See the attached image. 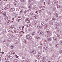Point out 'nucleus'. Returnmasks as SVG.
<instances>
[{
  "mask_svg": "<svg viewBox=\"0 0 62 62\" xmlns=\"http://www.w3.org/2000/svg\"><path fill=\"white\" fill-rule=\"evenodd\" d=\"M26 38L28 39H31V37L29 36V34H28L26 35Z\"/></svg>",
  "mask_w": 62,
  "mask_h": 62,
  "instance_id": "1",
  "label": "nucleus"
},
{
  "mask_svg": "<svg viewBox=\"0 0 62 62\" xmlns=\"http://www.w3.org/2000/svg\"><path fill=\"white\" fill-rule=\"evenodd\" d=\"M25 21L27 23H30L29 19L28 18H27V19H26Z\"/></svg>",
  "mask_w": 62,
  "mask_h": 62,
  "instance_id": "2",
  "label": "nucleus"
},
{
  "mask_svg": "<svg viewBox=\"0 0 62 62\" xmlns=\"http://www.w3.org/2000/svg\"><path fill=\"white\" fill-rule=\"evenodd\" d=\"M35 38L36 39H39L40 38L39 37V36L37 35H35Z\"/></svg>",
  "mask_w": 62,
  "mask_h": 62,
  "instance_id": "3",
  "label": "nucleus"
},
{
  "mask_svg": "<svg viewBox=\"0 0 62 62\" xmlns=\"http://www.w3.org/2000/svg\"><path fill=\"white\" fill-rule=\"evenodd\" d=\"M46 32L48 34L51 32L50 30L49 29L47 30V31H46Z\"/></svg>",
  "mask_w": 62,
  "mask_h": 62,
  "instance_id": "4",
  "label": "nucleus"
},
{
  "mask_svg": "<svg viewBox=\"0 0 62 62\" xmlns=\"http://www.w3.org/2000/svg\"><path fill=\"white\" fill-rule=\"evenodd\" d=\"M40 57H41V56H40L39 55L37 57V58H38V59L40 58Z\"/></svg>",
  "mask_w": 62,
  "mask_h": 62,
  "instance_id": "5",
  "label": "nucleus"
},
{
  "mask_svg": "<svg viewBox=\"0 0 62 62\" xmlns=\"http://www.w3.org/2000/svg\"><path fill=\"white\" fill-rule=\"evenodd\" d=\"M54 15H55V16H56L57 17H58V15L57 14V13H54Z\"/></svg>",
  "mask_w": 62,
  "mask_h": 62,
  "instance_id": "6",
  "label": "nucleus"
},
{
  "mask_svg": "<svg viewBox=\"0 0 62 62\" xmlns=\"http://www.w3.org/2000/svg\"><path fill=\"white\" fill-rule=\"evenodd\" d=\"M45 37L46 38H49L50 37V36H49V34H47V35H46L45 36Z\"/></svg>",
  "mask_w": 62,
  "mask_h": 62,
  "instance_id": "7",
  "label": "nucleus"
},
{
  "mask_svg": "<svg viewBox=\"0 0 62 62\" xmlns=\"http://www.w3.org/2000/svg\"><path fill=\"white\" fill-rule=\"evenodd\" d=\"M27 27H32V25L31 24L28 25H27Z\"/></svg>",
  "mask_w": 62,
  "mask_h": 62,
  "instance_id": "8",
  "label": "nucleus"
},
{
  "mask_svg": "<svg viewBox=\"0 0 62 62\" xmlns=\"http://www.w3.org/2000/svg\"><path fill=\"white\" fill-rule=\"evenodd\" d=\"M56 4H57H57H59V3H60V2L59 1V0H58L57 1V2H56Z\"/></svg>",
  "mask_w": 62,
  "mask_h": 62,
  "instance_id": "9",
  "label": "nucleus"
},
{
  "mask_svg": "<svg viewBox=\"0 0 62 62\" xmlns=\"http://www.w3.org/2000/svg\"><path fill=\"white\" fill-rule=\"evenodd\" d=\"M52 23L51 21H50L49 22V24L51 25H53L54 24L53 23Z\"/></svg>",
  "mask_w": 62,
  "mask_h": 62,
  "instance_id": "10",
  "label": "nucleus"
},
{
  "mask_svg": "<svg viewBox=\"0 0 62 62\" xmlns=\"http://www.w3.org/2000/svg\"><path fill=\"white\" fill-rule=\"evenodd\" d=\"M10 47L11 49H13L14 48V46L12 45Z\"/></svg>",
  "mask_w": 62,
  "mask_h": 62,
  "instance_id": "11",
  "label": "nucleus"
},
{
  "mask_svg": "<svg viewBox=\"0 0 62 62\" xmlns=\"http://www.w3.org/2000/svg\"><path fill=\"white\" fill-rule=\"evenodd\" d=\"M9 29H13V27L11 26H9Z\"/></svg>",
  "mask_w": 62,
  "mask_h": 62,
  "instance_id": "12",
  "label": "nucleus"
},
{
  "mask_svg": "<svg viewBox=\"0 0 62 62\" xmlns=\"http://www.w3.org/2000/svg\"><path fill=\"white\" fill-rule=\"evenodd\" d=\"M53 39H54V40H55V41H56V40H57V39L56 38V37H54Z\"/></svg>",
  "mask_w": 62,
  "mask_h": 62,
  "instance_id": "13",
  "label": "nucleus"
},
{
  "mask_svg": "<svg viewBox=\"0 0 62 62\" xmlns=\"http://www.w3.org/2000/svg\"><path fill=\"white\" fill-rule=\"evenodd\" d=\"M55 46L56 47V49H57V48H58V45H56Z\"/></svg>",
  "mask_w": 62,
  "mask_h": 62,
  "instance_id": "14",
  "label": "nucleus"
},
{
  "mask_svg": "<svg viewBox=\"0 0 62 62\" xmlns=\"http://www.w3.org/2000/svg\"><path fill=\"white\" fill-rule=\"evenodd\" d=\"M39 34L40 35H43V33L41 32H40Z\"/></svg>",
  "mask_w": 62,
  "mask_h": 62,
  "instance_id": "15",
  "label": "nucleus"
},
{
  "mask_svg": "<svg viewBox=\"0 0 62 62\" xmlns=\"http://www.w3.org/2000/svg\"><path fill=\"white\" fill-rule=\"evenodd\" d=\"M47 40H48V41H51V40H52V39H51V38H48L47 39Z\"/></svg>",
  "mask_w": 62,
  "mask_h": 62,
  "instance_id": "16",
  "label": "nucleus"
},
{
  "mask_svg": "<svg viewBox=\"0 0 62 62\" xmlns=\"http://www.w3.org/2000/svg\"><path fill=\"white\" fill-rule=\"evenodd\" d=\"M34 18H36V19L38 18V15H36V16H35V17Z\"/></svg>",
  "mask_w": 62,
  "mask_h": 62,
  "instance_id": "17",
  "label": "nucleus"
},
{
  "mask_svg": "<svg viewBox=\"0 0 62 62\" xmlns=\"http://www.w3.org/2000/svg\"><path fill=\"white\" fill-rule=\"evenodd\" d=\"M61 8V6L60 5H59L57 6V8Z\"/></svg>",
  "mask_w": 62,
  "mask_h": 62,
  "instance_id": "18",
  "label": "nucleus"
},
{
  "mask_svg": "<svg viewBox=\"0 0 62 62\" xmlns=\"http://www.w3.org/2000/svg\"><path fill=\"white\" fill-rule=\"evenodd\" d=\"M38 11L39 12V13H40L41 12H42V11L40 10H38Z\"/></svg>",
  "mask_w": 62,
  "mask_h": 62,
  "instance_id": "19",
  "label": "nucleus"
},
{
  "mask_svg": "<svg viewBox=\"0 0 62 62\" xmlns=\"http://www.w3.org/2000/svg\"><path fill=\"white\" fill-rule=\"evenodd\" d=\"M47 46H46V47H44V49L45 50H47Z\"/></svg>",
  "mask_w": 62,
  "mask_h": 62,
  "instance_id": "20",
  "label": "nucleus"
},
{
  "mask_svg": "<svg viewBox=\"0 0 62 62\" xmlns=\"http://www.w3.org/2000/svg\"><path fill=\"white\" fill-rule=\"evenodd\" d=\"M48 34L49 36H52V34H51V32L48 33Z\"/></svg>",
  "mask_w": 62,
  "mask_h": 62,
  "instance_id": "21",
  "label": "nucleus"
},
{
  "mask_svg": "<svg viewBox=\"0 0 62 62\" xmlns=\"http://www.w3.org/2000/svg\"><path fill=\"white\" fill-rule=\"evenodd\" d=\"M17 19H18V20H21L22 19V18L21 17H18L17 18Z\"/></svg>",
  "mask_w": 62,
  "mask_h": 62,
  "instance_id": "22",
  "label": "nucleus"
},
{
  "mask_svg": "<svg viewBox=\"0 0 62 62\" xmlns=\"http://www.w3.org/2000/svg\"><path fill=\"white\" fill-rule=\"evenodd\" d=\"M21 28L20 27H18L17 28V30H19V31H20V30H21Z\"/></svg>",
  "mask_w": 62,
  "mask_h": 62,
  "instance_id": "23",
  "label": "nucleus"
},
{
  "mask_svg": "<svg viewBox=\"0 0 62 62\" xmlns=\"http://www.w3.org/2000/svg\"><path fill=\"white\" fill-rule=\"evenodd\" d=\"M33 54H34L36 53V51L35 50H33L32 51Z\"/></svg>",
  "mask_w": 62,
  "mask_h": 62,
  "instance_id": "24",
  "label": "nucleus"
},
{
  "mask_svg": "<svg viewBox=\"0 0 62 62\" xmlns=\"http://www.w3.org/2000/svg\"><path fill=\"white\" fill-rule=\"evenodd\" d=\"M41 25H43V26H44V25H45V24L43 23H41Z\"/></svg>",
  "mask_w": 62,
  "mask_h": 62,
  "instance_id": "25",
  "label": "nucleus"
},
{
  "mask_svg": "<svg viewBox=\"0 0 62 62\" xmlns=\"http://www.w3.org/2000/svg\"><path fill=\"white\" fill-rule=\"evenodd\" d=\"M7 22L8 23H11V21H10V20H8L7 21Z\"/></svg>",
  "mask_w": 62,
  "mask_h": 62,
  "instance_id": "26",
  "label": "nucleus"
},
{
  "mask_svg": "<svg viewBox=\"0 0 62 62\" xmlns=\"http://www.w3.org/2000/svg\"><path fill=\"white\" fill-rule=\"evenodd\" d=\"M56 26H59V24L58 23H56Z\"/></svg>",
  "mask_w": 62,
  "mask_h": 62,
  "instance_id": "27",
  "label": "nucleus"
},
{
  "mask_svg": "<svg viewBox=\"0 0 62 62\" xmlns=\"http://www.w3.org/2000/svg\"><path fill=\"white\" fill-rule=\"evenodd\" d=\"M55 29H57V30H58V27H56L55 28Z\"/></svg>",
  "mask_w": 62,
  "mask_h": 62,
  "instance_id": "28",
  "label": "nucleus"
},
{
  "mask_svg": "<svg viewBox=\"0 0 62 62\" xmlns=\"http://www.w3.org/2000/svg\"><path fill=\"white\" fill-rule=\"evenodd\" d=\"M48 62H51V60L50 59H48L47 61Z\"/></svg>",
  "mask_w": 62,
  "mask_h": 62,
  "instance_id": "29",
  "label": "nucleus"
},
{
  "mask_svg": "<svg viewBox=\"0 0 62 62\" xmlns=\"http://www.w3.org/2000/svg\"><path fill=\"white\" fill-rule=\"evenodd\" d=\"M5 60H8V58L7 57H5Z\"/></svg>",
  "mask_w": 62,
  "mask_h": 62,
  "instance_id": "30",
  "label": "nucleus"
},
{
  "mask_svg": "<svg viewBox=\"0 0 62 62\" xmlns=\"http://www.w3.org/2000/svg\"><path fill=\"white\" fill-rule=\"evenodd\" d=\"M44 43L45 44L46 43H47V41L46 40H45L44 42Z\"/></svg>",
  "mask_w": 62,
  "mask_h": 62,
  "instance_id": "31",
  "label": "nucleus"
},
{
  "mask_svg": "<svg viewBox=\"0 0 62 62\" xmlns=\"http://www.w3.org/2000/svg\"><path fill=\"white\" fill-rule=\"evenodd\" d=\"M14 61L15 62H17V61H18V60L17 59H15V60H14Z\"/></svg>",
  "mask_w": 62,
  "mask_h": 62,
  "instance_id": "32",
  "label": "nucleus"
},
{
  "mask_svg": "<svg viewBox=\"0 0 62 62\" xmlns=\"http://www.w3.org/2000/svg\"><path fill=\"white\" fill-rule=\"evenodd\" d=\"M44 29H46L47 28V27L46 26H44Z\"/></svg>",
  "mask_w": 62,
  "mask_h": 62,
  "instance_id": "33",
  "label": "nucleus"
},
{
  "mask_svg": "<svg viewBox=\"0 0 62 62\" xmlns=\"http://www.w3.org/2000/svg\"><path fill=\"white\" fill-rule=\"evenodd\" d=\"M15 10V9L14 10H10V12H12L13 11H14Z\"/></svg>",
  "mask_w": 62,
  "mask_h": 62,
  "instance_id": "34",
  "label": "nucleus"
},
{
  "mask_svg": "<svg viewBox=\"0 0 62 62\" xmlns=\"http://www.w3.org/2000/svg\"><path fill=\"white\" fill-rule=\"evenodd\" d=\"M41 62H45V60H41Z\"/></svg>",
  "mask_w": 62,
  "mask_h": 62,
  "instance_id": "35",
  "label": "nucleus"
},
{
  "mask_svg": "<svg viewBox=\"0 0 62 62\" xmlns=\"http://www.w3.org/2000/svg\"><path fill=\"white\" fill-rule=\"evenodd\" d=\"M0 12H1V13H0V14H3V11H2V10H1L0 11Z\"/></svg>",
  "mask_w": 62,
  "mask_h": 62,
  "instance_id": "36",
  "label": "nucleus"
},
{
  "mask_svg": "<svg viewBox=\"0 0 62 62\" xmlns=\"http://www.w3.org/2000/svg\"><path fill=\"white\" fill-rule=\"evenodd\" d=\"M53 9L54 11L55 10H56V8H55L54 7L53 8Z\"/></svg>",
  "mask_w": 62,
  "mask_h": 62,
  "instance_id": "37",
  "label": "nucleus"
},
{
  "mask_svg": "<svg viewBox=\"0 0 62 62\" xmlns=\"http://www.w3.org/2000/svg\"><path fill=\"white\" fill-rule=\"evenodd\" d=\"M52 4H53V5H55V2H54V1L53 2Z\"/></svg>",
  "mask_w": 62,
  "mask_h": 62,
  "instance_id": "38",
  "label": "nucleus"
},
{
  "mask_svg": "<svg viewBox=\"0 0 62 62\" xmlns=\"http://www.w3.org/2000/svg\"><path fill=\"white\" fill-rule=\"evenodd\" d=\"M16 39V41H19V40L18 39Z\"/></svg>",
  "mask_w": 62,
  "mask_h": 62,
  "instance_id": "39",
  "label": "nucleus"
},
{
  "mask_svg": "<svg viewBox=\"0 0 62 62\" xmlns=\"http://www.w3.org/2000/svg\"><path fill=\"white\" fill-rule=\"evenodd\" d=\"M24 42L25 43V44L27 43V41H26L25 40L24 41Z\"/></svg>",
  "mask_w": 62,
  "mask_h": 62,
  "instance_id": "40",
  "label": "nucleus"
},
{
  "mask_svg": "<svg viewBox=\"0 0 62 62\" xmlns=\"http://www.w3.org/2000/svg\"><path fill=\"white\" fill-rule=\"evenodd\" d=\"M30 15H31V16H33V13H31L30 14Z\"/></svg>",
  "mask_w": 62,
  "mask_h": 62,
  "instance_id": "41",
  "label": "nucleus"
},
{
  "mask_svg": "<svg viewBox=\"0 0 62 62\" xmlns=\"http://www.w3.org/2000/svg\"><path fill=\"white\" fill-rule=\"evenodd\" d=\"M5 9H6V10H8V8H6Z\"/></svg>",
  "mask_w": 62,
  "mask_h": 62,
  "instance_id": "42",
  "label": "nucleus"
},
{
  "mask_svg": "<svg viewBox=\"0 0 62 62\" xmlns=\"http://www.w3.org/2000/svg\"><path fill=\"white\" fill-rule=\"evenodd\" d=\"M20 1L21 2H24V1L23 0H20Z\"/></svg>",
  "mask_w": 62,
  "mask_h": 62,
  "instance_id": "43",
  "label": "nucleus"
},
{
  "mask_svg": "<svg viewBox=\"0 0 62 62\" xmlns=\"http://www.w3.org/2000/svg\"><path fill=\"white\" fill-rule=\"evenodd\" d=\"M3 2V0H0V3H2Z\"/></svg>",
  "mask_w": 62,
  "mask_h": 62,
  "instance_id": "44",
  "label": "nucleus"
},
{
  "mask_svg": "<svg viewBox=\"0 0 62 62\" xmlns=\"http://www.w3.org/2000/svg\"><path fill=\"white\" fill-rule=\"evenodd\" d=\"M18 0H15V1L16 2H18Z\"/></svg>",
  "mask_w": 62,
  "mask_h": 62,
  "instance_id": "45",
  "label": "nucleus"
},
{
  "mask_svg": "<svg viewBox=\"0 0 62 62\" xmlns=\"http://www.w3.org/2000/svg\"><path fill=\"white\" fill-rule=\"evenodd\" d=\"M10 58L12 59L13 58V57L12 56H10V57H9Z\"/></svg>",
  "mask_w": 62,
  "mask_h": 62,
  "instance_id": "46",
  "label": "nucleus"
},
{
  "mask_svg": "<svg viewBox=\"0 0 62 62\" xmlns=\"http://www.w3.org/2000/svg\"><path fill=\"white\" fill-rule=\"evenodd\" d=\"M60 43L62 45V41H60Z\"/></svg>",
  "mask_w": 62,
  "mask_h": 62,
  "instance_id": "47",
  "label": "nucleus"
},
{
  "mask_svg": "<svg viewBox=\"0 0 62 62\" xmlns=\"http://www.w3.org/2000/svg\"><path fill=\"white\" fill-rule=\"evenodd\" d=\"M34 23H35V24H37V22H34Z\"/></svg>",
  "mask_w": 62,
  "mask_h": 62,
  "instance_id": "48",
  "label": "nucleus"
},
{
  "mask_svg": "<svg viewBox=\"0 0 62 62\" xmlns=\"http://www.w3.org/2000/svg\"><path fill=\"white\" fill-rule=\"evenodd\" d=\"M31 6H30V5H28V8H30V7Z\"/></svg>",
  "mask_w": 62,
  "mask_h": 62,
  "instance_id": "49",
  "label": "nucleus"
},
{
  "mask_svg": "<svg viewBox=\"0 0 62 62\" xmlns=\"http://www.w3.org/2000/svg\"><path fill=\"white\" fill-rule=\"evenodd\" d=\"M13 14H16V12H13Z\"/></svg>",
  "mask_w": 62,
  "mask_h": 62,
  "instance_id": "50",
  "label": "nucleus"
},
{
  "mask_svg": "<svg viewBox=\"0 0 62 62\" xmlns=\"http://www.w3.org/2000/svg\"><path fill=\"white\" fill-rule=\"evenodd\" d=\"M6 20H8V17H7L6 18Z\"/></svg>",
  "mask_w": 62,
  "mask_h": 62,
  "instance_id": "51",
  "label": "nucleus"
},
{
  "mask_svg": "<svg viewBox=\"0 0 62 62\" xmlns=\"http://www.w3.org/2000/svg\"><path fill=\"white\" fill-rule=\"evenodd\" d=\"M44 8H45V7H43L42 8V10H44Z\"/></svg>",
  "mask_w": 62,
  "mask_h": 62,
  "instance_id": "52",
  "label": "nucleus"
},
{
  "mask_svg": "<svg viewBox=\"0 0 62 62\" xmlns=\"http://www.w3.org/2000/svg\"><path fill=\"white\" fill-rule=\"evenodd\" d=\"M29 10H25V11L26 12H27V11H29Z\"/></svg>",
  "mask_w": 62,
  "mask_h": 62,
  "instance_id": "53",
  "label": "nucleus"
},
{
  "mask_svg": "<svg viewBox=\"0 0 62 62\" xmlns=\"http://www.w3.org/2000/svg\"><path fill=\"white\" fill-rule=\"evenodd\" d=\"M52 19H53V20H56V19L54 18H53Z\"/></svg>",
  "mask_w": 62,
  "mask_h": 62,
  "instance_id": "54",
  "label": "nucleus"
},
{
  "mask_svg": "<svg viewBox=\"0 0 62 62\" xmlns=\"http://www.w3.org/2000/svg\"><path fill=\"white\" fill-rule=\"evenodd\" d=\"M21 12H23V10H21V11L20 12V13H21Z\"/></svg>",
  "mask_w": 62,
  "mask_h": 62,
  "instance_id": "55",
  "label": "nucleus"
},
{
  "mask_svg": "<svg viewBox=\"0 0 62 62\" xmlns=\"http://www.w3.org/2000/svg\"><path fill=\"white\" fill-rule=\"evenodd\" d=\"M33 19L32 18V17H31L30 18L31 20H32Z\"/></svg>",
  "mask_w": 62,
  "mask_h": 62,
  "instance_id": "56",
  "label": "nucleus"
},
{
  "mask_svg": "<svg viewBox=\"0 0 62 62\" xmlns=\"http://www.w3.org/2000/svg\"><path fill=\"white\" fill-rule=\"evenodd\" d=\"M10 30H8V32H10Z\"/></svg>",
  "mask_w": 62,
  "mask_h": 62,
  "instance_id": "57",
  "label": "nucleus"
},
{
  "mask_svg": "<svg viewBox=\"0 0 62 62\" xmlns=\"http://www.w3.org/2000/svg\"><path fill=\"white\" fill-rule=\"evenodd\" d=\"M8 57L9 58V57H10V56L8 55Z\"/></svg>",
  "mask_w": 62,
  "mask_h": 62,
  "instance_id": "58",
  "label": "nucleus"
},
{
  "mask_svg": "<svg viewBox=\"0 0 62 62\" xmlns=\"http://www.w3.org/2000/svg\"><path fill=\"white\" fill-rule=\"evenodd\" d=\"M36 15H33V16H34V18H35V16H36Z\"/></svg>",
  "mask_w": 62,
  "mask_h": 62,
  "instance_id": "59",
  "label": "nucleus"
},
{
  "mask_svg": "<svg viewBox=\"0 0 62 62\" xmlns=\"http://www.w3.org/2000/svg\"><path fill=\"white\" fill-rule=\"evenodd\" d=\"M2 10H4L5 9V8H2Z\"/></svg>",
  "mask_w": 62,
  "mask_h": 62,
  "instance_id": "60",
  "label": "nucleus"
},
{
  "mask_svg": "<svg viewBox=\"0 0 62 62\" xmlns=\"http://www.w3.org/2000/svg\"><path fill=\"white\" fill-rule=\"evenodd\" d=\"M51 14H52V13L49 12V15H51Z\"/></svg>",
  "mask_w": 62,
  "mask_h": 62,
  "instance_id": "61",
  "label": "nucleus"
},
{
  "mask_svg": "<svg viewBox=\"0 0 62 62\" xmlns=\"http://www.w3.org/2000/svg\"><path fill=\"white\" fill-rule=\"evenodd\" d=\"M11 40V39H8V41H10V40Z\"/></svg>",
  "mask_w": 62,
  "mask_h": 62,
  "instance_id": "62",
  "label": "nucleus"
},
{
  "mask_svg": "<svg viewBox=\"0 0 62 62\" xmlns=\"http://www.w3.org/2000/svg\"><path fill=\"white\" fill-rule=\"evenodd\" d=\"M60 53H62V51H61L60 52Z\"/></svg>",
  "mask_w": 62,
  "mask_h": 62,
  "instance_id": "63",
  "label": "nucleus"
},
{
  "mask_svg": "<svg viewBox=\"0 0 62 62\" xmlns=\"http://www.w3.org/2000/svg\"><path fill=\"white\" fill-rule=\"evenodd\" d=\"M41 48V46L39 47V48Z\"/></svg>",
  "mask_w": 62,
  "mask_h": 62,
  "instance_id": "64",
  "label": "nucleus"
}]
</instances>
